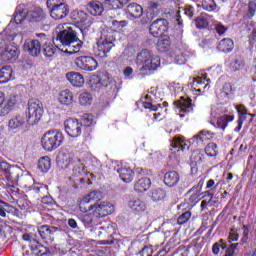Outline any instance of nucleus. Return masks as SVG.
<instances>
[{"label":"nucleus","instance_id":"nucleus-48","mask_svg":"<svg viewBox=\"0 0 256 256\" xmlns=\"http://www.w3.org/2000/svg\"><path fill=\"white\" fill-rule=\"evenodd\" d=\"M202 7L205 11H215L217 4L215 0H202Z\"/></svg>","mask_w":256,"mask_h":256},{"label":"nucleus","instance_id":"nucleus-11","mask_svg":"<svg viewBox=\"0 0 256 256\" xmlns=\"http://www.w3.org/2000/svg\"><path fill=\"white\" fill-rule=\"evenodd\" d=\"M203 184V180H199V182L187 192V194L190 195L188 198V205H190V207H195L201 200Z\"/></svg>","mask_w":256,"mask_h":256},{"label":"nucleus","instance_id":"nucleus-36","mask_svg":"<svg viewBox=\"0 0 256 256\" xmlns=\"http://www.w3.org/2000/svg\"><path fill=\"white\" fill-rule=\"evenodd\" d=\"M57 162L62 169H67V167H69V165L71 164V156L65 153H61L58 156Z\"/></svg>","mask_w":256,"mask_h":256},{"label":"nucleus","instance_id":"nucleus-56","mask_svg":"<svg viewBox=\"0 0 256 256\" xmlns=\"http://www.w3.org/2000/svg\"><path fill=\"white\" fill-rule=\"evenodd\" d=\"M133 55H135V48L127 47V48H125L123 53L120 55V57L122 59H131V57H133Z\"/></svg>","mask_w":256,"mask_h":256},{"label":"nucleus","instance_id":"nucleus-26","mask_svg":"<svg viewBox=\"0 0 256 256\" xmlns=\"http://www.w3.org/2000/svg\"><path fill=\"white\" fill-rule=\"evenodd\" d=\"M56 52L57 48H55L51 43L44 44L41 49L42 55H44L45 59H48V61H53V57H55Z\"/></svg>","mask_w":256,"mask_h":256},{"label":"nucleus","instance_id":"nucleus-35","mask_svg":"<svg viewBox=\"0 0 256 256\" xmlns=\"http://www.w3.org/2000/svg\"><path fill=\"white\" fill-rule=\"evenodd\" d=\"M233 119H235V117L233 116H229V115L221 116L217 119L216 125L219 129H222V131H225L229 121H233Z\"/></svg>","mask_w":256,"mask_h":256},{"label":"nucleus","instance_id":"nucleus-47","mask_svg":"<svg viewBox=\"0 0 256 256\" xmlns=\"http://www.w3.org/2000/svg\"><path fill=\"white\" fill-rule=\"evenodd\" d=\"M128 23L129 22H127L126 20H122V21L112 20L110 27L114 31H121V29H123V27H127Z\"/></svg>","mask_w":256,"mask_h":256},{"label":"nucleus","instance_id":"nucleus-32","mask_svg":"<svg viewBox=\"0 0 256 256\" xmlns=\"http://www.w3.org/2000/svg\"><path fill=\"white\" fill-rule=\"evenodd\" d=\"M170 47H171V40H169V38L158 39V42L156 44V49L160 53H165L166 51H169Z\"/></svg>","mask_w":256,"mask_h":256},{"label":"nucleus","instance_id":"nucleus-60","mask_svg":"<svg viewBox=\"0 0 256 256\" xmlns=\"http://www.w3.org/2000/svg\"><path fill=\"white\" fill-rule=\"evenodd\" d=\"M183 11L186 17H188L189 19H193V16L195 15V7L187 5L184 7Z\"/></svg>","mask_w":256,"mask_h":256},{"label":"nucleus","instance_id":"nucleus-3","mask_svg":"<svg viewBox=\"0 0 256 256\" xmlns=\"http://www.w3.org/2000/svg\"><path fill=\"white\" fill-rule=\"evenodd\" d=\"M63 141H65V136L62 132L49 130L42 136L41 145L45 151L51 152L61 147Z\"/></svg>","mask_w":256,"mask_h":256},{"label":"nucleus","instance_id":"nucleus-19","mask_svg":"<svg viewBox=\"0 0 256 256\" xmlns=\"http://www.w3.org/2000/svg\"><path fill=\"white\" fill-rule=\"evenodd\" d=\"M66 79L73 85V87H83L85 85V78L79 72H68Z\"/></svg>","mask_w":256,"mask_h":256},{"label":"nucleus","instance_id":"nucleus-29","mask_svg":"<svg viewBox=\"0 0 256 256\" xmlns=\"http://www.w3.org/2000/svg\"><path fill=\"white\" fill-rule=\"evenodd\" d=\"M152 57L154 56L151 54V51L143 49L137 54L136 63L137 65L142 66L143 64L148 63L149 59H152Z\"/></svg>","mask_w":256,"mask_h":256},{"label":"nucleus","instance_id":"nucleus-37","mask_svg":"<svg viewBox=\"0 0 256 256\" xmlns=\"http://www.w3.org/2000/svg\"><path fill=\"white\" fill-rule=\"evenodd\" d=\"M208 139H211V133L207 130H202L197 135L193 136L192 141L203 143V141H208Z\"/></svg>","mask_w":256,"mask_h":256},{"label":"nucleus","instance_id":"nucleus-27","mask_svg":"<svg viewBox=\"0 0 256 256\" xmlns=\"http://www.w3.org/2000/svg\"><path fill=\"white\" fill-rule=\"evenodd\" d=\"M13 79V68L4 66L0 69V83H7Z\"/></svg>","mask_w":256,"mask_h":256},{"label":"nucleus","instance_id":"nucleus-13","mask_svg":"<svg viewBox=\"0 0 256 256\" xmlns=\"http://www.w3.org/2000/svg\"><path fill=\"white\" fill-rule=\"evenodd\" d=\"M26 17L30 23H43L47 19V14L41 8H34L27 12Z\"/></svg>","mask_w":256,"mask_h":256},{"label":"nucleus","instance_id":"nucleus-41","mask_svg":"<svg viewBox=\"0 0 256 256\" xmlns=\"http://www.w3.org/2000/svg\"><path fill=\"white\" fill-rule=\"evenodd\" d=\"M93 102V96L89 92H83L79 96V103L80 105H91Z\"/></svg>","mask_w":256,"mask_h":256},{"label":"nucleus","instance_id":"nucleus-34","mask_svg":"<svg viewBox=\"0 0 256 256\" xmlns=\"http://www.w3.org/2000/svg\"><path fill=\"white\" fill-rule=\"evenodd\" d=\"M11 107L5 103V94L0 92V117H6L8 113H11Z\"/></svg>","mask_w":256,"mask_h":256},{"label":"nucleus","instance_id":"nucleus-62","mask_svg":"<svg viewBox=\"0 0 256 256\" xmlns=\"http://www.w3.org/2000/svg\"><path fill=\"white\" fill-rule=\"evenodd\" d=\"M89 17V15L85 11H79L76 14V22L77 23H85V20Z\"/></svg>","mask_w":256,"mask_h":256},{"label":"nucleus","instance_id":"nucleus-57","mask_svg":"<svg viewBox=\"0 0 256 256\" xmlns=\"http://www.w3.org/2000/svg\"><path fill=\"white\" fill-rule=\"evenodd\" d=\"M255 11H256V3L255 1H250L248 3V13H247L248 19H252L255 16Z\"/></svg>","mask_w":256,"mask_h":256},{"label":"nucleus","instance_id":"nucleus-54","mask_svg":"<svg viewBox=\"0 0 256 256\" xmlns=\"http://www.w3.org/2000/svg\"><path fill=\"white\" fill-rule=\"evenodd\" d=\"M17 101H19V95L17 94L10 95L8 99H5V103L12 109L17 105Z\"/></svg>","mask_w":256,"mask_h":256},{"label":"nucleus","instance_id":"nucleus-63","mask_svg":"<svg viewBox=\"0 0 256 256\" xmlns=\"http://www.w3.org/2000/svg\"><path fill=\"white\" fill-rule=\"evenodd\" d=\"M140 256H153V248L149 247V246H144L140 252H139Z\"/></svg>","mask_w":256,"mask_h":256},{"label":"nucleus","instance_id":"nucleus-10","mask_svg":"<svg viewBox=\"0 0 256 256\" xmlns=\"http://www.w3.org/2000/svg\"><path fill=\"white\" fill-rule=\"evenodd\" d=\"M0 53H2L4 61H11V59L19 57V49L13 45L5 46V40L2 37H0Z\"/></svg>","mask_w":256,"mask_h":256},{"label":"nucleus","instance_id":"nucleus-51","mask_svg":"<svg viewBox=\"0 0 256 256\" xmlns=\"http://www.w3.org/2000/svg\"><path fill=\"white\" fill-rule=\"evenodd\" d=\"M90 87L93 91L101 89V81L99 80V75L92 76L90 79Z\"/></svg>","mask_w":256,"mask_h":256},{"label":"nucleus","instance_id":"nucleus-2","mask_svg":"<svg viewBox=\"0 0 256 256\" xmlns=\"http://www.w3.org/2000/svg\"><path fill=\"white\" fill-rule=\"evenodd\" d=\"M53 43L57 49H61L60 45L67 47V49L64 50V53H69V55L79 53L82 47L81 40H79V37L77 36V28L75 26H67L62 31L57 32L56 36H53Z\"/></svg>","mask_w":256,"mask_h":256},{"label":"nucleus","instance_id":"nucleus-18","mask_svg":"<svg viewBox=\"0 0 256 256\" xmlns=\"http://www.w3.org/2000/svg\"><path fill=\"white\" fill-rule=\"evenodd\" d=\"M86 11H88V13H90V15L93 17H101V15H103V11H105V8L103 7V3L94 0L90 1L86 5Z\"/></svg>","mask_w":256,"mask_h":256},{"label":"nucleus","instance_id":"nucleus-20","mask_svg":"<svg viewBox=\"0 0 256 256\" xmlns=\"http://www.w3.org/2000/svg\"><path fill=\"white\" fill-rule=\"evenodd\" d=\"M220 53H231L235 49V42L231 38H223L216 47Z\"/></svg>","mask_w":256,"mask_h":256},{"label":"nucleus","instance_id":"nucleus-33","mask_svg":"<svg viewBox=\"0 0 256 256\" xmlns=\"http://www.w3.org/2000/svg\"><path fill=\"white\" fill-rule=\"evenodd\" d=\"M38 169L42 171V173H47L49 169H51V158L49 156H44L38 161Z\"/></svg>","mask_w":256,"mask_h":256},{"label":"nucleus","instance_id":"nucleus-45","mask_svg":"<svg viewBox=\"0 0 256 256\" xmlns=\"http://www.w3.org/2000/svg\"><path fill=\"white\" fill-rule=\"evenodd\" d=\"M203 153H201V150H196L192 153L190 160L192 163H195V165H201L203 163Z\"/></svg>","mask_w":256,"mask_h":256},{"label":"nucleus","instance_id":"nucleus-17","mask_svg":"<svg viewBox=\"0 0 256 256\" xmlns=\"http://www.w3.org/2000/svg\"><path fill=\"white\" fill-rule=\"evenodd\" d=\"M101 199H103V194L101 193V191H91L84 198H82L80 202V211L85 213L86 211H88V209L83 207V205H85L86 203H91V201H101Z\"/></svg>","mask_w":256,"mask_h":256},{"label":"nucleus","instance_id":"nucleus-1","mask_svg":"<svg viewBox=\"0 0 256 256\" xmlns=\"http://www.w3.org/2000/svg\"><path fill=\"white\" fill-rule=\"evenodd\" d=\"M43 117V103L38 99H30L28 101V114H18L11 118L8 123L9 129L15 131V129H29L33 125H37Z\"/></svg>","mask_w":256,"mask_h":256},{"label":"nucleus","instance_id":"nucleus-23","mask_svg":"<svg viewBox=\"0 0 256 256\" xmlns=\"http://www.w3.org/2000/svg\"><path fill=\"white\" fill-rule=\"evenodd\" d=\"M128 207L132 209V211H136V213H142V211L147 209V204L139 198H134L128 202Z\"/></svg>","mask_w":256,"mask_h":256},{"label":"nucleus","instance_id":"nucleus-43","mask_svg":"<svg viewBox=\"0 0 256 256\" xmlns=\"http://www.w3.org/2000/svg\"><path fill=\"white\" fill-rule=\"evenodd\" d=\"M165 190L161 189V188H156L152 191V200L153 201H163V199H165Z\"/></svg>","mask_w":256,"mask_h":256},{"label":"nucleus","instance_id":"nucleus-52","mask_svg":"<svg viewBox=\"0 0 256 256\" xmlns=\"http://www.w3.org/2000/svg\"><path fill=\"white\" fill-rule=\"evenodd\" d=\"M82 122L85 127H91V125L95 123V116H93V114H85L82 117Z\"/></svg>","mask_w":256,"mask_h":256},{"label":"nucleus","instance_id":"nucleus-31","mask_svg":"<svg viewBox=\"0 0 256 256\" xmlns=\"http://www.w3.org/2000/svg\"><path fill=\"white\" fill-rule=\"evenodd\" d=\"M100 233L101 239L113 237V235H115V226H113V224H106L104 226H100Z\"/></svg>","mask_w":256,"mask_h":256},{"label":"nucleus","instance_id":"nucleus-8","mask_svg":"<svg viewBox=\"0 0 256 256\" xmlns=\"http://www.w3.org/2000/svg\"><path fill=\"white\" fill-rule=\"evenodd\" d=\"M64 128L69 137H79L82 133L83 124L77 119L68 118L64 122Z\"/></svg>","mask_w":256,"mask_h":256},{"label":"nucleus","instance_id":"nucleus-6","mask_svg":"<svg viewBox=\"0 0 256 256\" xmlns=\"http://www.w3.org/2000/svg\"><path fill=\"white\" fill-rule=\"evenodd\" d=\"M169 31V21L164 18L154 20L149 27V33L152 37H163Z\"/></svg>","mask_w":256,"mask_h":256},{"label":"nucleus","instance_id":"nucleus-14","mask_svg":"<svg viewBox=\"0 0 256 256\" xmlns=\"http://www.w3.org/2000/svg\"><path fill=\"white\" fill-rule=\"evenodd\" d=\"M23 47L24 51L29 53L31 57H39L41 55V46L37 40H26Z\"/></svg>","mask_w":256,"mask_h":256},{"label":"nucleus","instance_id":"nucleus-30","mask_svg":"<svg viewBox=\"0 0 256 256\" xmlns=\"http://www.w3.org/2000/svg\"><path fill=\"white\" fill-rule=\"evenodd\" d=\"M59 102L61 105H72L73 104V92H70L68 89L60 92Z\"/></svg>","mask_w":256,"mask_h":256},{"label":"nucleus","instance_id":"nucleus-53","mask_svg":"<svg viewBox=\"0 0 256 256\" xmlns=\"http://www.w3.org/2000/svg\"><path fill=\"white\" fill-rule=\"evenodd\" d=\"M189 219H191V211L182 213L177 219L178 225H185Z\"/></svg>","mask_w":256,"mask_h":256},{"label":"nucleus","instance_id":"nucleus-50","mask_svg":"<svg viewBox=\"0 0 256 256\" xmlns=\"http://www.w3.org/2000/svg\"><path fill=\"white\" fill-rule=\"evenodd\" d=\"M98 77L101 87H109V85H111V78H109V74L103 73L98 75Z\"/></svg>","mask_w":256,"mask_h":256},{"label":"nucleus","instance_id":"nucleus-40","mask_svg":"<svg viewBox=\"0 0 256 256\" xmlns=\"http://www.w3.org/2000/svg\"><path fill=\"white\" fill-rule=\"evenodd\" d=\"M244 65L243 58L241 56H236L234 61L229 65L230 71H239Z\"/></svg>","mask_w":256,"mask_h":256},{"label":"nucleus","instance_id":"nucleus-55","mask_svg":"<svg viewBox=\"0 0 256 256\" xmlns=\"http://www.w3.org/2000/svg\"><path fill=\"white\" fill-rule=\"evenodd\" d=\"M36 37H38V39H33L34 41H38L39 42V46L43 47L44 45H48L49 44V38H47V35L45 33H39L36 34Z\"/></svg>","mask_w":256,"mask_h":256},{"label":"nucleus","instance_id":"nucleus-58","mask_svg":"<svg viewBox=\"0 0 256 256\" xmlns=\"http://www.w3.org/2000/svg\"><path fill=\"white\" fill-rule=\"evenodd\" d=\"M81 221L85 227H91L93 225V214H85L82 216Z\"/></svg>","mask_w":256,"mask_h":256},{"label":"nucleus","instance_id":"nucleus-7","mask_svg":"<svg viewBox=\"0 0 256 256\" xmlns=\"http://www.w3.org/2000/svg\"><path fill=\"white\" fill-rule=\"evenodd\" d=\"M74 63L82 71H95L98 67L97 60L91 56L76 57Z\"/></svg>","mask_w":256,"mask_h":256},{"label":"nucleus","instance_id":"nucleus-12","mask_svg":"<svg viewBox=\"0 0 256 256\" xmlns=\"http://www.w3.org/2000/svg\"><path fill=\"white\" fill-rule=\"evenodd\" d=\"M94 209V215L96 217H107L113 211V207L109 205L107 202H97L93 205L88 206V211Z\"/></svg>","mask_w":256,"mask_h":256},{"label":"nucleus","instance_id":"nucleus-64","mask_svg":"<svg viewBox=\"0 0 256 256\" xmlns=\"http://www.w3.org/2000/svg\"><path fill=\"white\" fill-rule=\"evenodd\" d=\"M228 239H229L230 243H231V241H238L239 240V233H237V229L232 228L230 230V234L228 236Z\"/></svg>","mask_w":256,"mask_h":256},{"label":"nucleus","instance_id":"nucleus-22","mask_svg":"<svg viewBox=\"0 0 256 256\" xmlns=\"http://www.w3.org/2000/svg\"><path fill=\"white\" fill-rule=\"evenodd\" d=\"M236 110L238 111L239 118H238V126L234 129L236 133H239L241 131V127H243V122L247 119V108H245L244 105H238L236 106Z\"/></svg>","mask_w":256,"mask_h":256},{"label":"nucleus","instance_id":"nucleus-15","mask_svg":"<svg viewBox=\"0 0 256 256\" xmlns=\"http://www.w3.org/2000/svg\"><path fill=\"white\" fill-rule=\"evenodd\" d=\"M191 98L181 96L179 100L174 101L176 109H180V113H191L193 111V103Z\"/></svg>","mask_w":256,"mask_h":256},{"label":"nucleus","instance_id":"nucleus-21","mask_svg":"<svg viewBox=\"0 0 256 256\" xmlns=\"http://www.w3.org/2000/svg\"><path fill=\"white\" fill-rule=\"evenodd\" d=\"M180 179L181 176H179V173H177V171H170L164 175V183L168 187H175V185L179 183Z\"/></svg>","mask_w":256,"mask_h":256},{"label":"nucleus","instance_id":"nucleus-16","mask_svg":"<svg viewBox=\"0 0 256 256\" xmlns=\"http://www.w3.org/2000/svg\"><path fill=\"white\" fill-rule=\"evenodd\" d=\"M59 231H61V228L55 226L42 225L38 227V233L41 239H51L53 241V235L59 233Z\"/></svg>","mask_w":256,"mask_h":256},{"label":"nucleus","instance_id":"nucleus-5","mask_svg":"<svg viewBox=\"0 0 256 256\" xmlns=\"http://www.w3.org/2000/svg\"><path fill=\"white\" fill-rule=\"evenodd\" d=\"M47 7H51L50 16L56 21L59 19H65L69 15V5L65 0H47Z\"/></svg>","mask_w":256,"mask_h":256},{"label":"nucleus","instance_id":"nucleus-59","mask_svg":"<svg viewBox=\"0 0 256 256\" xmlns=\"http://www.w3.org/2000/svg\"><path fill=\"white\" fill-rule=\"evenodd\" d=\"M242 231H243V236H242L240 242L242 245H245V243H247V241L249 240V231H250L249 226L244 225L242 227Z\"/></svg>","mask_w":256,"mask_h":256},{"label":"nucleus","instance_id":"nucleus-42","mask_svg":"<svg viewBox=\"0 0 256 256\" xmlns=\"http://www.w3.org/2000/svg\"><path fill=\"white\" fill-rule=\"evenodd\" d=\"M0 169L4 174V177H6L7 181H10V179H11V164L7 163L6 161H1Z\"/></svg>","mask_w":256,"mask_h":256},{"label":"nucleus","instance_id":"nucleus-4","mask_svg":"<svg viewBox=\"0 0 256 256\" xmlns=\"http://www.w3.org/2000/svg\"><path fill=\"white\" fill-rule=\"evenodd\" d=\"M115 47V37L109 32L102 33L100 39L97 41V47L95 50L98 57H107V53Z\"/></svg>","mask_w":256,"mask_h":256},{"label":"nucleus","instance_id":"nucleus-38","mask_svg":"<svg viewBox=\"0 0 256 256\" xmlns=\"http://www.w3.org/2000/svg\"><path fill=\"white\" fill-rule=\"evenodd\" d=\"M205 153L208 155V157H217L219 154V148H217V145L213 142H210L205 147Z\"/></svg>","mask_w":256,"mask_h":256},{"label":"nucleus","instance_id":"nucleus-24","mask_svg":"<svg viewBox=\"0 0 256 256\" xmlns=\"http://www.w3.org/2000/svg\"><path fill=\"white\" fill-rule=\"evenodd\" d=\"M127 12L134 19H139L143 17V7L137 3H131L127 6Z\"/></svg>","mask_w":256,"mask_h":256},{"label":"nucleus","instance_id":"nucleus-49","mask_svg":"<svg viewBox=\"0 0 256 256\" xmlns=\"http://www.w3.org/2000/svg\"><path fill=\"white\" fill-rule=\"evenodd\" d=\"M195 23L198 29H206V27H209V21L203 16L196 18Z\"/></svg>","mask_w":256,"mask_h":256},{"label":"nucleus","instance_id":"nucleus-61","mask_svg":"<svg viewBox=\"0 0 256 256\" xmlns=\"http://www.w3.org/2000/svg\"><path fill=\"white\" fill-rule=\"evenodd\" d=\"M35 237H37V235L33 233H25L22 235L23 241H28V243H31L32 241H34L35 243H39V241H37V238Z\"/></svg>","mask_w":256,"mask_h":256},{"label":"nucleus","instance_id":"nucleus-39","mask_svg":"<svg viewBox=\"0 0 256 256\" xmlns=\"http://www.w3.org/2000/svg\"><path fill=\"white\" fill-rule=\"evenodd\" d=\"M170 147H172V149H177L178 151H185V147H187V144H185L183 139L175 137L172 140Z\"/></svg>","mask_w":256,"mask_h":256},{"label":"nucleus","instance_id":"nucleus-9","mask_svg":"<svg viewBox=\"0 0 256 256\" xmlns=\"http://www.w3.org/2000/svg\"><path fill=\"white\" fill-rule=\"evenodd\" d=\"M161 65V58L154 56L148 60V63H144L139 69L140 73L138 77H145L146 75H153L154 71Z\"/></svg>","mask_w":256,"mask_h":256},{"label":"nucleus","instance_id":"nucleus-25","mask_svg":"<svg viewBox=\"0 0 256 256\" xmlns=\"http://www.w3.org/2000/svg\"><path fill=\"white\" fill-rule=\"evenodd\" d=\"M151 187V179L144 177L139 179L134 184V190L138 193H143V191H148V189Z\"/></svg>","mask_w":256,"mask_h":256},{"label":"nucleus","instance_id":"nucleus-28","mask_svg":"<svg viewBox=\"0 0 256 256\" xmlns=\"http://www.w3.org/2000/svg\"><path fill=\"white\" fill-rule=\"evenodd\" d=\"M118 173H119L120 179H122L124 183H131L135 175V173L133 172V170H131V168H120L118 169Z\"/></svg>","mask_w":256,"mask_h":256},{"label":"nucleus","instance_id":"nucleus-44","mask_svg":"<svg viewBox=\"0 0 256 256\" xmlns=\"http://www.w3.org/2000/svg\"><path fill=\"white\" fill-rule=\"evenodd\" d=\"M27 17V14L23 10L17 9L14 13L13 21L16 23V25H20V23H23L25 21V18Z\"/></svg>","mask_w":256,"mask_h":256},{"label":"nucleus","instance_id":"nucleus-46","mask_svg":"<svg viewBox=\"0 0 256 256\" xmlns=\"http://www.w3.org/2000/svg\"><path fill=\"white\" fill-rule=\"evenodd\" d=\"M227 249V243H225V241H223V239H221L219 242H216L213 244L212 246V252L214 255H217L220 251Z\"/></svg>","mask_w":256,"mask_h":256}]
</instances>
